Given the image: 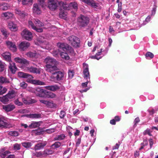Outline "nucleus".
<instances>
[{"label":"nucleus","mask_w":158,"mask_h":158,"mask_svg":"<svg viewBox=\"0 0 158 158\" xmlns=\"http://www.w3.org/2000/svg\"><path fill=\"white\" fill-rule=\"evenodd\" d=\"M34 23L35 24L36 26L34 25L32 21H28V24L29 26L35 30L37 32H42L43 31V29L42 28H38L37 27H42L44 26V23L38 19H35L34 21Z\"/></svg>","instance_id":"obj_1"},{"label":"nucleus","mask_w":158,"mask_h":158,"mask_svg":"<svg viewBox=\"0 0 158 158\" xmlns=\"http://www.w3.org/2000/svg\"><path fill=\"white\" fill-rule=\"evenodd\" d=\"M90 19L87 16L81 15L77 19V23L81 27L87 26L89 22Z\"/></svg>","instance_id":"obj_2"},{"label":"nucleus","mask_w":158,"mask_h":158,"mask_svg":"<svg viewBox=\"0 0 158 158\" xmlns=\"http://www.w3.org/2000/svg\"><path fill=\"white\" fill-rule=\"evenodd\" d=\"M64 76V73L59 69L54 74L51 75V78L54 81H59L63 79Z\"/></svg>","instance_id":"obj_3"},{"label":"nucleus","mask_w":158,"mask_h":158,"mask_svg":"<svg viewBox=\"0 0 158 158\" xmlns=\"http://www.w3.org/2000/svg\"><path fill=\"white\" fill-rule=\"evenodd\" d=\"M60 4V2L58 0H48V7L52 10L56 9Z\"/></svg>","instance_id":"obj_4"},{"label":"nucleus","mask_w":158,"mask_h":158,"mask_svg":"<svg viewBox=\"0 0 158 158\" xmlns=\"http://www.w3.org/2000/svg\"><path fill=\"white\" fill-rule=\"evenodd\" d=\"M67 40L69 41V43L73 46L74 47L79 46L80 40L76 36L73 35L70 36L67 38Z\"/></svg>","instance_id":"obj_5"},{"label":"nucleus","mask_w":158,"mask_h":158,"mask_svg":"<svg viewBox=\"0 0 158 158\" xmlns=\"http://www.w3.org/2000/svg\"><path fill=\"white\" fill-rule=\"evenodd\" d=\"M21 35L26 40L31 41L32 39V33L27 29L23 30L22 32Z\"/></svg>","instance_id":"obj_6"},{"label":"nucleus","mask_w":158,"mask_h":158,"mask_svg":"<svg viewBox=\"0 0 158 158\" xmlns=\"http://www.w3.org/2000/svg\"><path fill=\"white\" fill-rule=\"evenodd\" d=\"M57 45L59 48L58 50H60V52L62 51L65 52L68 51L70 48L72 49L71 47H69L67 44H64V43H58Z\"/></svg>","instance_id":"obj_7"},{"label":"nucleus","mask_w":158,"mask_h":158,"mask_svg":"<svg viewBox=\"0 0 158 158\" xmlns=\"http://www.w3.org/2000/svg\"><path fill=\"white\" fill-rule=\"evenodd\" d=\"M44 61L46 63V68L48 66L56 65V60L49 57H48L46 58Z\"/></svg>","instance_id":"obj_8"},{"label":"nucleus","mask_w":158,"mask_h":158,"mask_svg":"<svg viewBox=\"0 0 158 158\" xmlns=\"http://www.w3.org/2000/svg\"><path fill=\"white\" fill-rule=\"evenodd\" d=\"M59 69L57 68L56 65L48 66L46 68V70L52 74L51 75L54 74Z\"/></svg>","instance_id":"obj_9"},{"label":"nucleus","mask_w":158,"mask_h":158,"mask_svg":"<svg viewBox=\"0 0 158 158\" xmlns=\"http://www.w3.org/2000/svg\"><path fill=\"white\" fill-rule=\"evenodd\" d=\"M30 44L29 42L26 41L22 42L19 45V48L20 51H24L30 46Z\"/></svg>","instance_id":"obj_10"},{"label":"nucleus","mask_w":158,"mask_h":158,"mask_svg":"<svg viewBox=\"0 0 158 158\" xmlns=\"http://www.w3.org/2000/svg\"><path fill=\"white\" fill-rule=\"evenodd\" d=\"M83 73L84 75V78L87 79L89 78L90 79V75L89 71L88 65V64L83 63Z\"/></svg>","instance_id":"obj_11"},{"label":"nucleus","mask_w":158,"mask_h":158,"mask_svg":"<svg viewBox=\"0 0 158 158\" xmlns=\"http://www.w3.org/2000/svg\"><path fill=\"white\" fill-rule=\"evenodd\" d=\"M15 61L17 63L23 64L26 65H28L30 64V61L27 60L24 58H20L19 57H17L15 58Z\"/></svg>","instance_id":"obj_12"},{"label":"nucleus","mask_w":158,"mask_h":158,"mask_svg":"<svg viewBox=\"0 0 158 158\" xmlns=\"http://www.w3.org/2000/svg\"><path fill=\"white\" fill-rule=\"evenodd\" d=\"M18 75L19 77L21 78H28V79L33 78V77L32 75L22 72H19Z\"/></svg>","instance_id":"obj_13"},{"label":"nucleus","mask_w":158,"mask_h":158,"mask_svg":"<svg viewBox=\"0 0 158 158\" xmlns=\"http://www.w3.org/2000/svg\"><path fill=\"white\" fill-rule=\"evenodd\" d=\"M15 108V106L14 104L11 103L2 106L3 109L7 112L12 111Z\"/></svg>","instance_id":"obj_14"},{"label":"nucleus","mask_w":158,"mask_h":158,"mask_svg":"<svg viewBox=\"0 0 158 158\" xmlns=\"http://www.w3.org/2000/svg\"><path fill=\"white\" fill-rule=\"evenodd\" d=\"M27 70L29 72L36 74H40V69L37 68L33 66H31L26 68Z\"/></svg>","instance_id":"obj_15"},{"label":"nucleus","mask_w":158,"mask_h":158,"mask_svg":"<svg viewBox=\"0 0 158 158\" xmlns=\"http://www.w3.org/2000/svg\"><path fill=\"white\" fill-rule=\"evenodd\" d=\"M11 127L10 123L5 121L3 118H0V127L2 128H10Z\"/></svg>","instance_id":"obj_16"},{"label":"nucleus","mask_w":158,"mask_h":158,"mask_svg":"<svg viewBox=\"0 0 158 158\" xmlns=\"http://www.w3.org/2000/svg\"><path fill=\"white\" fill-rule=\"evenodd\" d=\"M9 69L12 73H15L17 68L15 63L11 61L9 63Z\"/></svg>","instance_id":"obj_17"},{"label":"nucleus","mask_w":158,"mask_h":158,"mask_svg":"<svg viewBox=\"0 0 158 158\" xmlns=\"http://www.w3.org/2000/svg\"><path fill=\"white\" fill-rule=\"evenodd\" d=\"M56 95L46 90L44 95L41 96V97L45 98H53L55 97Z\"/></svg>","instance_id":"obj_18"},{"label":"nucleus","mask_w":158,"mask_h":158,"mask_svg":"<svg viewBox=\"0 0 158 158\" xmlns=\"http://www.w3.org/2000/svg\"><path fill=\"white\" fill-rule=\"evenodd\" d=\"M8 26L9 29L12 31H17L18 29L17 25L12 22H9Z\"/></svg>","instance_id":"obj_19"},{"label":"nucleus","mask_w":158,"mask_h":158,"mask_svg":"<svg viewBox=\"0 0 158 158\" xmlns=\"http://www.w3.org/2000/svg\"><path fill=\"white\" fill-rule=\"evenodd\" d=\"M47 144V142L44 141L43 142L40 143L36 144L34 147L35 150H39L43 148Z\"/></svg>","instance_id":"obj_20"},{"label":"nucleus","mask_w":158,"mask_h":158,"mask_svg":"<svg viewBox=\"0 0 158 158\" xmlns=\"http://www.w3.org/2000/svg\"><path fill=\"white\" fill-rule=\"evenodd\" d=\"M33 12L34 14L37 15L40 14L41 13V11L37 3L34 4Z\"/></svg>","instance_id":"obj_21"},{"label":"nucleus","mask_w":158,"mask_h":158,"mask_svg":"<svg viewBox=\"0 0 158 158\" xmlns=\"http://www.w3.org/2000/svg\"><path fill=\"white\" fill-rule=\"evenodd\" d=\"M45 88L48 90L54 92L59 90L60 89V87L57 85L47 86L45 87Z\"/></svg>","instance_id":"obj_22"},{"label":"nucleus","mask_w":158,"mask_h":158,"mask_svg":"<svg viewBox=\"0 0 158 158\" xmlns=\"http://www.w3.org/2000/svg\"><path fill=\"white\" fill-rule=\"evenodd\" d=\"M27 81L36 85H44L45 84V83L44 82H42L41 81L38 80L28 79L27 80Z\"/></svg>","instance_id":"obj_23"},{"label":"nucleus","mask_w":158,"mask_h":158,"mask_svg":"<svg viewBox=\"0 0 158 158\" xmlns=\"http://www.w3.org/2000/svg\"><path fill=\"white\" fill-rule=\"evenodd\" d=\"M26 55L28 57L31 58H37L38 57L39 54L36 52H27Z\"/></svg>","instance_id":"obj_24"},{"label":"nucleus","mask_w":158,"mask_h":158,"mask_svg":"<svg viewBox=\"0 0 158 158\" xmlns=\"http://www.w3.org/2000/svg\"><path fill=\"white\" fill-rule=\"evenodd\" d=\"M2 56L5 60L9 62L11 61V54L10 53L5 52L3 53Z\"/></svg>","instance_id":"obj_25"},{"label":"nucleus","mask_w":158,"mask_h":158,"mask_svg":"<svg viewBox=\"0 0 158 158\" xmlns=\"http://www.w3.org/2000/svg\"><path fill=\"white\" fill-rule=\"evenodd\" d=\"M6 43L8 47L9 48L10 50H13V51L16 50L17 49L15 43L8 41L6 42Z\"/></svg>","instance_id":"obj_26"},{"label":"nucleus","mask_w":158,"mask_h":158,"mask_svg":"<svg viewBox=\"0 0 158 158\" xmlns=\"http://www.w3.org/2000/svg\"><path fill=\"white\" fill-rule=\"evenodd\" d=\"M10 152L9 151H5L3 148L0 149V156L2 158H5L7 155L10 154Z\"/></svg>","instance_id":"obj_27"},{"label":"nucleus","mask_w":158,"mask_h":158,"mask_svg":"<svg viewBox=\"0 0 158 158\" xmlns=\"http://www.w3.org/2000/svg\"><path fill=\"white\" fill-rule=\"evenodd\" d=\"M15 13L22 18L25 17L27 15L25 11L17 9L15 10Z\"/></svg>","instance_id":"obj_28"},{"label":"nucleus","mask_w":158,"mask_h":158,"mask_svg":"<svg viewBox=\"0 0 158 158\" xmlns=\"http://www.w3.org/2000/svg\"><path fill=\"white\" fill-rule=\"evenodd\" d=\"M9 7V5L6 3L2 2L0 3V9L1 10H7Z\"/></svg>","instance_id":"obj_29"},{"label":"nucleus","mask_w":158,"mask_h":158,"mask_svg":"<svg viewBox=\"0 0 158 158\" xmlns=\"http://www.w3.org/2000/svg\"><path fill=\"white\" fill-rule=\"evenodd\" d=\"M46 90L40 88H37L35 89V91L39 93L37 94V95L41 97V96L44 95Z\"/></svg>","instance_id":"obj_30"},{"label":"nucleus","mask_w":158,"mask_h":158,"mask_svg":"<svg viewBox=\"0 0 158 158\" xmlns=\"http://www.w3.org/2000/svg\"><path fill=\"white\" fill-rule=\"evenodd\" d=\"M9 101V99L6 95L2 97H0V101L4 104H6Z\"/></svg>","instance_id":"obj_31"},{"label":"nucleus","mask_w":158,"mask_h":158,"mask_svg":"<svg viewBox=\"0 0 158 158\" xmlns=\"http://www.w3.org/2000/svg\"><path fill=\"white\" fill-rule=\"evenodd\" d=\"M61 145V143L59 141H57L52 144L51 146V148L53 149H55L59 148Z\"/></svg>","instance_id":"obj_32"},{"label":"nucleus","mask_w":158,"mask_h":158,"mask_svg":"<svg viewBox=\"0 0 158 158\" xmlns=\"http://www.w3.org/2000/svg\"><path fill=\"white\" fill-rule=\"evenodd\" d=\"M60 5L65 10H69L70 8L69 6V4H68L64 2H60Z\"/></svg>","instance_id":"obj_33"},{"label":"nucleus","mask_w":158,"mask_h":158,"mask_svg":"<svg viewBox=\"0 0 158 158\" xmlns=\"http://www.w3.org/2000/svg\"><path fill=\"white\" fill-rule=\"evenodd\" d=\"M66 52H68V51L65 52L62 51L60 52V55L62 58L66 60H68L69 57Z\"/></svg>","instance_id":"obj_34"},{"label":"nucleus","mask_w":158,"mask_h":158,"mask_svg":"<svg viewBox=\"0 0 158 158\" xmlns=\"http://www.w3.org/2000/svg\"><path fill=\"white\" fill-rule=\"evenodd\" d=\"M6 95L9 99H11L15 97V92L14 90H12L10 91Z\"/></svg>","instance_id":"obj_35"},{"label":"nucleus","mask_w":158,"mask_h":158,"mask_svg":"<svg viewBox=\"0 0 158 158\" xmlns=\"http://www.w3.org/2000/svg\"><path fill=\"white\" fill-rule=\"evenodd\" d=\"M3 16L6 19H9L13 17L14 14L11 12H7L2 14Z\"/></svg>","instance_id":"obj_36"},{"label":"nucleus","mask_w":158,"mask_h":158,"mask_svg":"<svg viewBox=\"0 0 158 158\" xmlns=\"http://www.w3.org/2000/svg\"><path fill=\"white\" fill-rule=\"evenodd\" d=\"M40 125V122H33L30 125L28 126V127L30 128H34L37 127Z\"/></svg>","instance_id":"obj_37"},{"label":"nucleus","mask_w":158,"mask_h":158,"mask_svg":"<svg viewBox=\"0 0 158 158\" xmlns=\"http://www.w3.org/2000/svg\"><path fill=\"white\" fill-rule=\"evenodd\" d=\"M10 81L6 77L1 76L0 77V85L4 83H9Z\"/></svg>","instance_id":"obj_38"},{"label":"nucleus","mask_w":158,"mask_h":158,"mask_svg":"<svg viewBox=\"0 0 158 158\" xmlns=\"http://www.w3.org/2000/svg\"><path fill=\"white\" fill-rule=\"evenodd\" d=\"M70 9H73L75 10H77V4L75 2H71L69 4Z\"/></svg>","instance_id":"obj_39"},{"label":"nucleus","mask_w":158,"mask_h":158,"mask_svg":"<svg viewBox=\"0 0 158 158\" xmlns=\"http://www.w3.org/2000/svg\"><path fill=\"white\" fill-rule=\"evenodd\" d=\"M6 66L5 63L0 60V72L3 71L6 69Z\"/></svg>","instance_id":"obj_40"},{"label":"nucleus","mask_w":158,"mask_h":158,"mask_svg":"<svg viewBox=\"0 0 158 158\" xmlns=\"http://www.w3.org/2000/svg\"><path fill=\"white\" fill-rule=\"evenodd\" d=\"M65 136L64 135L62 134L58 135L55 137L54 138V139L55 140H60L64 139Z\"/></svg>","instance_id":"obj_41"},{"label":"nucleus","mask_w":158,"mask_h":158,"mask_svg":"<svg viewBox=\"0 0 158 158\" xmlns=\"http://www.w3.org/2000/svg\"><path fill=\"white\" fill-rule=\"evenodd\" d=\"M54 152L53 151L51 150L46 149L44 151V156H46L52 154Z\"/></svg>","instance_id":"obj_42"},{"label":"nucleus","mask_w":158,"mask_h":158,"mask_svg":"<svg viewBox=\"0 0 158 158\" xmlns=\"http://www.w3.org/2000/svg\"><path fill=\"white\" fill-rule=\"evenodd\" d=\"M90 6L96 9L99 8V4L98 3H96L93 0V1L92 2L90 3L89 5Z\"/></svg>","instance_id":"obj_43"},{"label":"nucleus","mask_w":158,"mask_h":158,"mask_svg":"<svg viewBox=\"0 0 158 158\" xmlns=\"http://www.w3.org/2000/svg\"><path fill=\"white\" fill-rule=\"evenodd\" d=\"M22 145L26 148H28L31 146V143L30 142H25L21 143Z\"/></svg>","instance_id":"obj_44"},{"label":"nucleus","mask_w":158,"mask_h":158,"mask_svg":"<svg viewBox=\"0 0 158 158\" xmlns=\"http://www.w3.org/2000/svg\"><path fill=\"white\" fill-rule=\"evenodd\" d=\"M29 116L31 118H38L41 117V114H30Z\"/></svg>","instance_id":"obj_45"},{"label":"nucleus","mask_w":158,"mask_h":158,"mask_svg":"<svg viewBox=\"0 0 158 158\" xmlns=\"http://www.w3.org/2000/svg\"><path fill=\"white\" fill-rule=\"evenodd\" d=\"M9 135L13 136H17L19 135V134L17 131H11L9 132Z\"/></svg>","instance_id":"obj_46"},{"label":"nucleus","mask_w":158,"mask_h":158,"mask_svg":"<svg viewBox=\"0 0 158 158\" xmlns=\"http://www.w3.org/2000/svg\"><path fill=\"white\" fill-rule=\"evenodd\" d=\"M47 106L49 108H54L56 107V105L53 103L52 102H50L48 101Z\"/></svg>","instance_id":"obj_47"},{"label":"nucleus","mask_w":158,"mask_h":158,"mask_svg":"<svg viewBox=\"0 0 158 158\" xmlns=\"http://www.w3.org/2000/svg\"><path fill=\"white\" fill-rule=\"evenodd\" d=\"M21 148V144L15 143L13 145V149L15 151L19 150Z\"/></svg>","instance_id":"obj_48"},{"label":"nucleus","mask_w":158,"mask_h":158,"mask_svg":"<svg viewBox=\"0 0 158 158\" xmlns=\"http://www.w3.org/2000/svg\"><path fill=\"white\" fill-rule=\"evenodd\" d=\"M154 55L153 54L150 52H147L145 54V57L146 58L148 57H149L151 59L153 58Z\"/></svg>","instance_id":"obj_49"},{"label":"nucleus","mask_w":158,"mask_h":158,"mask_svg":"<svg viewBox=\"0 0 158 158\" xmlns=\"http://www.w3.org/2000/svg\"><path fill=\"white\" fill-rule=\"evenodd\" d=\"M20 85L22 88L25 89L27 87V84L25 82L23 81L20 83Z\"/></svg>","instance_id":"obj_50"},{"label":"nucleus","mask_w":158,"mask_h":158,"mask_svg":"<svg viewBox=\"0 0 158 158\" xmlns=\"http://www.w3.org/2000/svg\"><path fill=\"white\" fill-rule=\"evenodd\" d=\"M35 155L37 157H39L44 156V152L43 153L41 152H36L35 153Z\"/></svg>","instance_id":"obj_51"},{"label":"nucleus","mask_w":158,"mask_h":158,"mask_svg":"<svg viewBox=\"0 0 158 158\" xmlns=\"http://www.w3.org/2000/svg\"><path fill=\"white\" fill-rule=\"evenodd\" d=\"M60 50H56L52 52V54L54 56H57L59 53L60 54Z\"/></svg>","instance_id":"obj_52"},{"label":"nucleus","mask_w":158,"mask_h":158,"mask_svg":"<svg viewBox=\"0 0 158 158\" xmlns=\"http://www.w3.org/2000/svg\"><path fill=\"white\" fill-rule=\"evenodd\" d=\"M14 103L16 105L18 106H22L23 105V103L22 102H20L18 99H17L14 101Z\"/></svg>","instance_id":"obj_53"},{"label":"nucleus","mask_w":158,"mask_h":158,"mask_svg":"<svg viewBox=\"0 0 158 158\" xmlns=\"http://www.w3.org/2000/svg\"><path fill=\"white\" fill-rule=\"evenodd\" d=\"M140 121V120L139 117L136 118L134 121V127H136L137 126V124Z\"/></svg>","instance_id":"obj_54"},{"label":"nucleus","mask_w":158,"mask_h":158,"mask_svg":"<svg viewBox=\"0 0 158 158\" xmlns=\"http://www.w3.org/2000/svg\"><path fill=\"white\" fill-rule=\"evenodd\" d=\"M65 112L64 110H61L60 111V117L61 118H63L65 116Z\"/></svg>","instance_id":"obj_55"},{"label":"nucleus","mask_w":158,"mask_h":158,"mask_svg":"<svg viewBox=\"0 0 158 158\" xmlns=\"http://www.w3.org/2000/svg\"><path fill=\"white\" fill-rule=\"evenodd\" d=\"M68 74L69 77L72 78L73 76L74 72L73 71L69 70L68 72Z\"/></svg>","instance_id":"obj_56"},{"label":"nucleus","mask_w":158,"mask_h":158,"mask_svg":"<svg viewBox=\"0 0 158 158\" xmlns=\"http://www.w3.org/2000/svg\"><path fill=\"white\" fill-rule=\"evenodd\" d=\"M32 0H22V2L23 5H27L29 2H31Z\"/></svg>","instance_id":"obj_57"},{"label":"nucleus","mask_w":158,"mask_h":158,"mask_svg":"<svg viewBox=\"0 0 158 158\" xmlns=\"http://www.w3.org/2000/svg\"><path fill=\"white\" fill-rule=\"evenodd\" d=\"M66 14L64 12H61L59 14L60 17L63 19H65L66 18Z\"/></svg>","instance_id":"obj_58"},{"label":"nucleus","mask_w":158,"mask_h":158,"mask_svg":"<svg viewBox=\"0 0 158 158\" xmlns=\"http://www.w3.org/2000/svg\"><path fill=\"white\" fill-rule=\"evenodd\" d=\"M144 135L148 134L149 136H151L152 135L151 133L150 130L149 129H147L143 132Z\"/></svg>","instance_id":"obj_59"},{"label":"nucleus","mask_w":158,"mask_h":158,"mask_svg":"<svg viewBox=\"0 0 158 158\" xmlns=\"http://www.w3.org/2000/svg\"><path fill=\"white\" fill-rule=\"evenodd\" d=\"M46 132L49 134H50L54 132L55 129L53 128L48 129L46 130Z\"/></svg>","instance_id":"obj_60"},{"label":"nucleus","mask_w":158,"mask_h":158,"mask_svg":"<svg viewBox=\"0 0 158 158\" xmlns=\"http://www.w3.org/2000/svg\"><path fill=\"white\" fill-rule=\"evenodd\" d=\"M34 133L36 135H40L42 134L43 132V131H39L38 130H35L34 131Z\"/></svg>","instance_id":"obj_61"},{"label":"nucleus","mask_w":158,"mask_h":158,"mask_svg":"<svg viewBox=\"0 0 158 158\" xmlns=\"http://www.w3.org/2000/svg\"><path fill=\"white\" fill-rule=\"evenodd\" d=\"M122 3L121 2H120L118 4V11L119 12H120L122 10Z\"/></svg>","instance_id":"obj_62"},{"label":"nucleus","mask_w":158,"mask_h":158,"mask_svg":"<svg viewBox=\"0 0 158 158\" xmlns=\"http://www.w3.org/2000/svg\"><path fill=\"white\" fill-rule=\"evenodd\" d=\"M23 102L26 104H29V100H28L27 99L25 98H23L22 99Z\"/></svg>","instance_id":"obj_63"},{"label":"nucleus","mask_w":158,"mask_h":158,"mask_svg":"<svg viewBox=\"0 0 158 158\" xmlns=\"http://www.w3.org/2000/svg\"><path fill=\"white\" fill-rule=\"evenodd\" d=\"M45 0H38L39 4L43 6L44 5V3L45 2Z\"/></svg>","instance_id":"obj_64"}]
</instances>
